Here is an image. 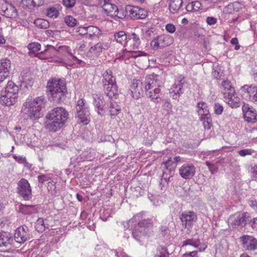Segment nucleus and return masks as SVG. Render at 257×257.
Segmentation results:
<instances>
[{"label":"nucleus","instance_id":"30","mask_svg":"<svg viewBox=\"0 0 257 257\" xmlns=\"http://www.w3.org/2000/svg\"><path fill=\"white\" fill-rule=\"evenodd\" d=\"M94 105L97 108V112L100 115H104L106 111L107 104H103V101L100 96L96 95L94 96Z\"/></svg>","mask_w":257,"mask_h":257},{"label":"nucleus","instance_id":"55","mask_svg":"<svg viewBox=\"0 0 257 257\" xmlns=\"http://www.w3.org/2000/svg\"><path fill=\"white\" fill-rule=\"evenodd\" d=\"M77 32L80 35H85L86 38L87 27H79L77 28Z\"/></svg>","mask_w":257,"mask_h":257},{"label":"nucleus","instance_id":"63","mask_svg":"<svg viewBox=\"0 0 257 257\" xmlns=\"http://www.w3.org/2000/svg\"><path fill=\"white\" fill-rule=\"evenodd\" d=\"M22 3L23 5L26 6V7H30L34 6L36 7L37 6H35L34 3H31L29 0H22Z\"/></svg>","mask_w":257,"mask_h":257},{"label":"nucleus","instance_id":"27","mask_svg":"<svg viewBox=\"0 0 257 257\" xmlns=\"http://www.w3.org/2000/svg\"><path fill=\"white\" fill-rule=\"evenodd\" d=\"M109 47V44L108 43L99 42L92 46L89 50V53L92 56L97 57L101 53L103 50H107Z\"/></svg>","mask_w":257,"mask_h":257},{"label":"nucleus","instance_id":"5","mask_svg":"<svg viewBox=\"0 0 257 257\" xmlns=\"http://www.w3.org/2000/svg\"><path fill=\"white\" fill-rule=\"evenodd\" d=\"M141 43L140 38L135 33L128 35L126 42L124 45L125 48L123 49L118 54L117 59L123 60L125 63H128L131 61L129 59H134L137 57L146 55V53L143 52H137L134 50L139 48Z\"/></svg>","mask_w":257,"mask_h":257},{"label":"nucleus","instance_id":"16","mask_svg":"<svg viewBox=\"0 0 257 257\" xmlns=\"http://www.w3.org/2000/svg\"><path fill=\"white\" fill-rule=\"evenodd\" d=\"M0 14L9 18H15L18 16L16 8L5 0H0Z\"/></svg>","mask_w":257,"mask_h":257},{"label":"nucleus","instance_id":"7","mask_svg":"<svg viewBox=\"0 0 257 257\" xmlns=\"http://www.w3.org/2000/svg\"><path fill=\"white\" fill-rule=\"evenodd\" d=\"M19 86L14 82L9 81L1 92L0 103L3 106H11L18 101Z\"/></svg>","mask_w":257,"mask_h":257},{"label":"nucleus","instance_id":"38","mask_svg":"<svg viewBox=\"0 0 257 257\" xmlns=\"http://www.w3.org/2000/svg\"><path fill=\"white\" fill-rule=\"evenodd\" d=\"M202 4L199 1H194L189 3L186 7V9L188 12H198L202 7Z\"/></svg>","mask_w":257,"mask_h":257},{"label":"nucleus","instance_id":"9","mask_svg":"<svg viewBox=\"0 0 257 257\" xmlns=\"http://www.w3.org/2000/svg\"><path fill=\"white\" fill-rule=\"evenodd\" d=\"M77 116L80 123L83 125L87 124L90 121V113L87 104L83 99H80L76 106Z\"/></svg>","mask_w":257,"mask_h":257},{"label":"nucleus","instance_id":"39","mask_svg":"<svg viewBox=\"0 0 257 257\" xmlns=\"http://www.w3.org/2000/svg\"><path fill=\"white\" fill-rule=\"evenodd\" d=\"M35 25L41 29H47L49 27V22L45 19H37L34 21Z\"/></svg>","mask_w":257,"mask_h":257},{"label":"nucleus","instance_id":"40","mask_svg":"<svg viewBox=\"0 0 257 257\" xmlns=\"http://www.w3.org/2000/svg\"><path fill=\"white\" fill-rule=\"evenodd\" d=\"M169 253L166 247L160 246L156 251L155 257H169Z\"/></svg>","mask_w":257,"mask_h":257},{"label":"nucleus","instance_id":"57","mask_svg":"<svg viewBox=\"0 0 257 257\" xmlns=\"http://www.w3.org/2000/svg\"><path fill=\"white\" fill-rule=\"evenodd\" d=\"M166 31L170 33H173L176 30L175 26L172 24H168L166 26Z\"/></svg>","mask_w":257,"mask_h":257},{"label":"nucleus","instance_id":"17","mask_svg":"<svg viewBox=\"0 0 257 257\" xmlns=\"http://www.w3.org/2000/svg\"><path fill=\"white\" fill-rule=\"evenodd\" d=\"M249 219V214L247 212L234 214L231 216L228 220V225L234 227L238 226H244Z\"/></svg>","mask_w":257,"mask_h":257},{"label":"nucleus","instance_id":"23","mask_svg":"<svg viewBox=\"0 0 257 257\" xmlns=\"http://www.w3.org/2000/svg\"><path fill=\"white\" fill-rule=\"evenodd\" d=\"M244 117L246 121L253 123L257 120L256 111L252 107L249 106L248 104H244L242 107Z\"/></svg>","mask_w":257,"mask_h":257},{"label":"nucleus","instance_id":"21","mask_svg":"<svg viewBox=\"0 0 257 257\" xmlns=\"http://www.w3.org/2000/svg\"><path fill=\"white\" fill-rule=\"evenodd\" d=\"M196 172V168L191 163L183 165L179 170V173L182 178L184 179H190L193 177Z\"/></svg>","mask_w":257,"mask_h":257},{"label":"nucleus","instance_id":"14","mask_svg":"<svg viewBox=\"0 0 257 257\" xmlns=\"http://www.w3.org/2000/svg\"><path fill=\"white\" fill-rule=\"evenodd\" d=\"M173 42V38L169 35H162L152 40L151 46L152 49L156 50L159 48L171 45Z\"/></svg>","mask_w":257,"mask_h":257},{"label":"nucleus","instance_id":"54","mask_svg":"<svg viewBox=\"0 0 257 257\" xmlns=\"http://www.w3.org/2000/svg\"><path fill=\"white\" fill-rule=\"evenodd\" d=\"M250 172L253 178L257 181V164L251 166Z\"/></svg>","mask_w":257,"mask_h":257},{"label":"nucleus","instance_id":"1","mask_svg":"<svg viewBox=\"0 0 257 257\" xmlns=\"http://www.w3.org/2000/svg\"><path fill=\"white\" fill-rule=\"evenodd\" d=\"M141 84V89L146 92L147 96L154 102L158 101L160 98L162 81L161 77L156 74L147 76L142 81L133 80L130 86L132 96L137 99L140 97V92L138 85Z\"/></svg>","mask_w":257,"mask_h":257},{"label":"nucleus","instance_id":"36","mask_svg":"<svg viewBox=\"0 0 257 257\" xmlns=\"http://www.w3.org/2000/svg\"><path fill=\"white\" fill-rule=\"evenodd\" d=\"M106 106H107L106 111H108L110 115H117L120 110V107L113 101H110Z\"/></svg>","mask_w":257,"mask_h":257},{"label":"nucleus","instance_id":"52","mask_svg":"<svg viewBox=\"0 0 257 257\" xmlns=\"http://www.w3.org/2000/svg\"><path fill=\"white\" fill-rule=\"evenodd\" d=\"M214 112L217 114H220L223 110V107L222 105L219 103H215L214 107Z\"/></svg>","mask_w":257,"mask_h":257},{"label":"nucleus","instance_id":"60","mask_svg":"<svg viewBox=\"0 0 257 257\" xmlns=\"http://www.w3.org/2000/svg\"><path fill=\"white\" fill-rule=\"evenodd\" d=\"M13 157L17 162L20 163H22L25 161V158L22 156H17L16 155H13Z\"/></svg>","mask_w":257,"mask_h":257},{"label":"nucleus","instance_id":"61","mask_svg":"<svg viewBox=\"0 0 257 257\" xmlns=\"http://www.w3.org/2000/svg\"><path fill=\"white\" fill-rule=\"evenodd\" d=\"M197 252L193 251L186 252L183 254V257H197Z\"/></svg>","mask_w":257,"mask_h":257},{"label":"nucleus","instance_id":"13","mask_svg":"<svg viewBox=\"0 0 257 257\" xmlns=\"http://www.w3.org/2000/svg\"><path fill=\"white\" fill-rule=\"evenodd\" d=\"M240 91L244 99L253 102H257L256 86L245 84L240 88Z\"/></svg>","mask_w":257,"mask_h":257},{"label":"nucleus","instance_id":"44","mask_svg":"<svg viewBox=\"0 0 257 257\" xmlns=\"http://www.w3.org/2000/svg\"><path fill=\"white\" fill-rule=\"evenodd\" d=\"M59 15L58 11L56 8H50L47 10V16L52 19H55L58 17Z\"/></svg>","mask_w":257,"mask_h":257},{"label":"nucleus","instance_id":"11","mask_svg":"<svg viewBox=\"0 0 257 257\" xmlns=\"http://www.w3.org/2000/svg\"><path fill=\"white\" fill-rule=\"evenodd\" d=\"M226 103L232 108L239 106L240 99L230 81L226 80Z\"/></svg>","mask_w":257,"mask_h":257},{"label":"nucleus","instance_id":"35","mask_svg":"<svg viewBox=\"0 0 257 257\" xmlns=\"http://www.w3.org/2000/svg\"><path fill=\"white\" fill-rule=\"evenodd\" d=\"M13 241L12 236L8 232H0V247L7 246Z\"/></svg>","mask_w":257,"mask_h":257},{"label":"nucleus","instance_id":"8","mask_svg":"<svg viewBox=\"0 0 257 257\" xmlns=\"http://www.w3.org/2000/svg\"><path fill=\"white\" fill-rule=\"evenodd\" d=\"M47 88L54 100L62 101L65 99L67 89L64 79L52 78L49 80Z\"/></svg>","mask_w":257,"mask_h":257},{"label":"nucleus","instance_id":"2","mask_svg":"<svg viewBox=\"0 0 257 257\" xmlns=\"http://www.w3.org/2000/svg\"><path fill=\"white\" fill-rule=\"evenodd\" d=\"M124 225L125 228L132 230L133 237L138 241L141 242L151 235L152 222L150 219H143L142 213H138L128 221Z\"/></svg>","mask_w":257,"mask_h":257},{"label":"nucleus","instance_id":"41","mask_svg":"<svg viewBox=\"0 0 257 257\" xmlns=\"http://www.w3.org/2000/svg\"><path fill=\"white\" fill-rule=\"evenodd\" d=\"M20 210L23 213L26 214H30L36 212L35 207L32 205H22Z\"/></svg>","mask_w":257,"mask_h":257},{"label":"nucleus","instance_id":"29","mask_svg":"<svg viewBox=\"0 0 257 257\" xmlns=\"http://www.w3.org/2000/svg\"><path fill=\"white\" fill-rule=\"evenodd\" d=\"M183 83L181 80L177 81L171 86L170 93L173 99H178L180 94L182 93Z\"/></svg>","mask_w":257,"mask_h":257},{"label":"nucleus","instance_id":"48","mask_svg":"<svg viewBox=\"0 0 257 257\" xmlns=\"http://www.w3.org/2000/svg\"><path fill=\"white\" fill-rule=\"evenodd\" d=\"M21 81L27 88L31 87L32 86L33 82L32 77H29L27 78L26 76L23 77L21 79Z\"/></svg>","mask_w":257,"mask_h":257},{"label":"nucleus","instance_id":"12","mask_svg":"<svg viewBox=\"0 0 257 257\" xmlns=\"http://www.w3.org/2000/svg\"><path fill=\"white\" fill-rule=\"evenodd\" d=\"M102 8L104 14L111 17H117L122 19L126 16L124 12L119 11L117 7L112 3V0H103Z\"/></svg>","mask_w":257,"mask_h":257},{"label":"nucleus","instance_id":"46","mask_svg":"<svg viewBox=\"0 0 257 257\" xmlns=\"http://www.w3.org/2000/svg\"><path fill=\"white\" fill-rule=\"evenodd\" d=\"M35 227L38 231H43L45 230V226L43 218H40L37 220Z\"/></svg>","mask_w":257,"mask_h":257},{"label":"nucleus","instance_id":"32","mask_svg":"<svg viewBox=\"0 0 257 257\" xmlns=\"http://www.w3.org/2000/svg\"><path fill=\"white\" fill-rule=\"evenodd\" d=\"M102 77L103 85L116 83L115 78L112 76V72L110 70H105L103 73Z\"/></svg>","mask_w":257,"mask_h":257},{"label":"nucleus","instance_id":"10","mask_svg":"<svg viewBox=\"0 0 257 257\" xmlns=\"http://www.w3.org/2000/svg\"><path fill=\"white\" fill-rule=\"evenodd\" d=\"M205 155V158L209 159L206 161V164L210 172L212 174L216 172L220 164L224 162L223 159L220 158V153L219 152H207Z\"/></svg>","mask_w":257,"mask_h":257},{"label":"nucleus","instance_id":"62","mask_svg":"<svg viewBox=\"0 0 257 257\" xmlns=\"http://www.w3.org/2000/svg\"><path fill=\"white\" fill-rule=\"evenodd\" d=\"M248 204L250 207L254 208L257 206V202L254 199H250L248 200Z\"/></svg>","mask_w":257,"mask_h":257},{"label":"nucleus","instance_id":"50","mask_svg":"<svg viewBox=\"0 0 257 257\" xmlns=\"http://www.w3.org/2000/svg\"><path fill=\"white\" fill-rule=\"evenodd\" d=\"M217 0H204L203 5L206 9L211 8L217 3Z\"/></svg>","mask_w":257,"mask_h":257},{"label":"nucleus","instance_id":"33","mask_svg":"<svg viewBox=\"0 0 257 257\" xmlns=\"http://www.w3.org/2000/svg\"><path fill=\"white\" fill-rule=\"evenodd\" d=\"M169 11L173 14H177L182 7L183 0H168Z\"/></svg>","mask_w":257,"mask_h":257},{"label":"nucleus","instance_id":"19","mask_svg":"<svg viewBox=\"0 0 257 257\" xmlns=\"http://www.w3.org/2000/svg\"><path fill=\"white\" fill-rule=\"evenodd\" d=\"M36 56L41 60H48L49 62L55 63L56 57L55 47L52 45H47L45 50L39 53Z\"/></svg>","mask_w":257,"mask_h":257},{"label":"nucleus","instance_id":"28","mask_svg":"<svg viewBox=\"0 0 257 257\" xmlns=\"http://www.w3.org/2000/svg\"><path fill=\"white\" fill-rule=\"evenodd\" d=\"M104 92L109 99H116L118 96V89L116 83L103 85Z\"/></svg>","mask_w":257,"mask_h":257},{"label":"nucleus","instance_id":"51","mask_svg":"<svg viewBox=\"0 0 257 257\" xmlns=\"http://www.w3.org/2000/svg\"><path fill=\"white\" fill-rule=\"evenodd\" d=\"M63 5L67 8H71L75 4V0H63Z\"/></svg>","mask_w":257,"mask_h":257},{"label":"nucleus","instance_id":"56","mask_svg":"<svg viewBox=\"0 0 257 257\" xmlns=\"http://www.w3.org/2000/svg\"><path fill=\"white\" fill-rule=\"evenodd\" d=\"M230 43L232 45H234V49L235 50H238L240 49V46L239 45L238 43V40L237 38H233L231 39V40L230 41Z\"/></svg>","mask_w":257,"mask_h":257},{"label":"nucleus","instance_id":"37","mask_svg":"<svg viewBox=\"0 0 257 257\" xmlns=\"http://www.w3.org/2000/svg\"><path fill=\"white\" fill-rule=\"evenodd\" d=\"M127 37L128 35H126L124 31H119L114 34V38L116 42L123 46H124L126 42Z\"/></svg>","mask_w":257,"mask_h":257},{"label":"nucleus","instance_id":"43","mask_svg":"<svg viewBox=\"0 0 257 257\" xmlns=\"http://www.w3.org/2000/svg\"><path fill=\"white\" fill-rule=\"evenodd\" d=\"M28 48L31 52L35 53L41 49V45L37 42H33L28 45Z\"/></svg>","mask_w":257,"mask_h":257},{"label":"nucleus","instance_id":"47","mask_svg":"<svg viewBox=\"0 0 257 257\" xmlns=\"http://www.w3.org/2000/svg\"><path fill=\"white\" fill-rule=\"evenodd\" d=\"M163 103L162 105L163 109L166 111L167 114H169L171 111L172 105L170 102L167 99L163 100Z\"/></svg>","mask_w":257,"mask_h":257},{"label":"nucleus","instance_id":"18","mask_svg":"<svg viewBox=\"0 0 257 257\" xmlns=\"http://www.w3.org/2000/svg\"><path fill=\"white\" fill-rule=\"evenodd\" d=\"M180 220L185 228L188 230L192 228L197 219L196 214L193 211H184L180 215Z\"/></svg>","mask_w":257,"mask_h":257},{"label":"nucleus","instance_id":"59","mask_svg":"<svg viewBox=\"0 0 257 257\" xmlns=\"http://www.w3.org/2000/svg\"><path fill=\"white\" fill-rule=\"evenodd\" d=\"M250 224L253 230H257V217L250 221Z\"/></svg>","mask_w":257,"mask_h":257},{"label":"nucleus","instance_id":"53","mask_svg":"<svg viewBox=\"0 0 257 257\" xmlns=\"http://www.w3.org/2000/svg\"><path fill=\"white\" fill-rule=\"evenodd\" d=\"M201 120L203 121V124L205 129L209 130L210 128L211 124L210 121V117L208 118L204 117L203 120Z\"/></svg>","mask_w":257,"mask_h":257},{"label":"nucleus","instance_id":"42","mask_svg":"<svg viewBox=\"0 0 257 257\" xmlns=\"http://www.w3.org/2000/svg\"><path fill=\"white\" fill-rule=\"evenodd\" d=\"M66 25L71 27H74L77 25V21L71 16H67L64 19Z\"/></svg>","mask_w":257,"mask_h":257},{"label":"nucleus","instance_id":"6","mask_svg":"<svg viewBox=\"0 0 257 257\" xmlns=\"http://www.w3.org/2000/svg\"><path fill=\"white\" fill-rule=\"evenodd\" d=\"M56 58L54 61L55 63L58 64L62 66H72L75 64V62L78 64L81 63L79 60L72 53V49L68 46L59 45L55 47Z\"/></svg>","mask_w":257,"mask_h":257},{"label":"nucleus","instance_id":"58","mask_svg":"<svg viewBox=\"0 0 257 257\" xmlns=\"http://www.w3.org/2000/svg\"><path fill=\"white\" fill-rule=\"evenodd\" d=\"M206 23L209 25H213L217 23V19L213 17H208L206 18Z\"/></svg>","mask_w":257,"mask_h":257},{"label":"nucleus","instance_id":"49","mask_svg":"<svg viewBox=\"0 0 257 257\" xmlns=\"http://www.w3.org/2000/svg\"><path fill=\"white\" fill-rule=\"evenodd\" d=\"M254 152V150L252 149H246L238 151V154L241 157H245L246 156L251 155Z\"/></svg>","mask_w":257,"mask_h":257},{"label":"nucleus","instance_id":"20","mask_svg":"<svg viewBox=\"0 0 257 257\" xmlns=\"http://www.w3.org/2000/svg\"><path fill=\"white\" fill-rule=\"evenodd\" d=\"M240 241L244 249L253 251L257 249V239L252 235H244L240 237Z\"/></svg>","mask_w":257,"mask_h":257},{"label":"nucleus","instance_id":"24","mask_svg":"<svg viewBox=\"0 0 257 257\" xmlns=\"http://www.w3.org/2000/svg\"><path fill=\"white\" fill-rule=\"evenodd\" d=\"M27 227L21 226L15 231L14 237L16 242L22 243L30 238Z\"/></svg>","mask_w":257,"mask_h":257},{"label":"nucleus","instance_id":"45","mask_svg":"<svg viewBox=\"0 0 257 257\" xmlns=\"http://www.w3.org/2000/svg\"><path fill=\"white\" fill-rule=\"evenodd\" d=\"M164 165L166 169L169 171L174 170L176 167V165L174 162L171 158H169L167 161L164 162Z\"/></svg>","mask_w":257,"mask_h":257},{"label":"nucleus","instance_id":"31","mask_svg":"<svg viewBox=\"0 0 257 257\" xmlns=\"http://www.w3.org/2000/svg\"><path fill=\"white\" fill-rule=\"evenodd\" d=\"M197 111L200 116V119L203 120V117H209V111L207 104L203 102H199L197 105Z\"/></svg>","mask_w":257,"mask_h":257},{"label":"nucleus","instance_id":"34","mask_svg":"<svg viewBox=\"0 0 257 257\" xmlns=\"http://www.w3.org/2000/svg\"><path fill=\"white\" fill-rule=\"evenodd\" d=\"M101 34V31L98 28L93 26H89L87 27V35L86 38L93 40L99 37Z\"/></svg>","mask_w":257,"mask_h":257},{"label":"nucleus","instance_id":"26","mask_svg":"<svg viewBox=\"0 0 257 257\" xmlns=\"http://www.w3.org/2000/svg\"><path fill=\"white\" fill-rule=\"evenodd\" d=\"M191 245L195 248H198L199 251H204L207 247L206 243H201L198 238L188 239L183 242L182 247L187 245Z\"/></svg>","mask_w":257,"mask_h":257},{"label":"nucleus","instance_id":"3","mask_svg":"<svg viewBox=\"0 0 257 257\" xmlns=\"http://www.w3.org/2000/svg\"><path fill=\"white\" fill-rule=\"evenodd\" d=\"M46 100L44 96H38L33 99H27L21 108L22 116L26 119L36 120L43 116Z\"/></svg>","mask_w":257,"mask_h":257},{"label":"nucleus","instance_id":"64","mask_svg":"<svg viewBox=\"0 0 257 257\" xmlns=\"http://www.w3.org/2000/svg\"><path fill=\"white\" fill-rule=\"evenodd\" d=\"M31 3H34L35 6H41L43 4V0H29Z\"/></svg>","mask_w":257,"mask_h":257},{"label":"nucleus","instance_id":"4","mask_svg":"<svg viewBox=\"0 0 257 257\" xmlns=\"http://www.w3.org/2000/svg\"><path fill=\"white\" fill-rule=\"evenodd\" d=\"M68 117L69 113L64 108L55 107L46 115V127L50 131L56 132L63 126Z\"/></svg>","mask_w":257,"mask_h":257},{"label":"nucleus","instance_id":"22","mask_svg":"<svg viewBox=\"0 0 257 257\" xmlns=\"http://www.w3.org/2000/svg\"><path fill=\"white\" fill-rule=\"evenodd\" d=\"M127 10L129 12L130 17L134 19H143L147 15V11L142 8L136 6H128Z\"/></svg>","mask_w":257,"mask_h":257},{"label":"nucleus","instance_id":"15","mask_svg":"<svg viewBox=\"0 0 257 257\" xmlns=\"http://www.w3.org/2000/svg\"><path fill=\"white\" fill-rule=\"evenodd\" d=\"M17 192L25 200L31 199L32 190L30 184L25 179H21L18 183Z\"/></svg>","mask_w":257,"mask_h":257},{"label":"nucleus","instance_id":"25","mask_svg":"<svg viewBox=\"0 0 257 257\" xmlns=\"http://www.w3.org/2000/svg\"><path fill=\"white\" fill-rule=\"evenodd\" d=\"M10 68V60L3 59L0 61V82H3L9 76Z\"/></svg>","mask_w":257,"mask_h":257}]
</instances>
